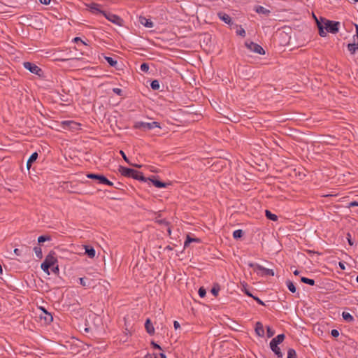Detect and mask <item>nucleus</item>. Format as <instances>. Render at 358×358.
Returning a JSON list of instances; mask_svg holds the SVG:
<instances>
[{"mask_svg": "<svg viewBox=\"0 0 358 358\" xmlns=\"http://www.w3.org/2000/svg\"><path fill=\"white\" fill-rule=\"evenodd\" d=\"M41 310H43V314L41 315V319H43L45 322L47 324H49L51 322H52L53 317L52 315L43 308H41Z\"/></svg>", "mask_w": 358, "mask_h": 358, "instance_id": "9b49d317", "label": "nucleus"}, {"mask_svg": "<svg viewBox=\"0 0 358 358\" xmlns=\"http://www.w3.org/2000/svg\"><path fill=\"white\" fill-rule=\"evenodd\" d=\"M149 181H151L152 183L157 188H165L168 186L169 184L167 183H165L164 182H162V181H159L158 180H156V179H152V178H150L148 179Z\"/></svg>", "mask_w": 358, "mask_h": 358, "instance_id": "2eb2a0df", "label": "nucleus"}, {"mask_svg": "<svg viewBox=\"0 0 358 358\" xmlns=\"http://www.w3.org/2000/svg\"><path fill=\"white\" fill-rule=\"evenodd\" d=\"M173 327L175 328V329H178L180 327V325L179 324V322L178 321H174L173 322Z\"/></svg>", "mask_w": 358, "mask_h": 358, "instance_id": "3c124183", "label": "nucleus"}, {"mask_svg": "<svg viewBox=\"0 0 358 358\" xmlns=\"http://www.w3.org/2000/svg\"><path fill=\"white\" fill-rule=\"evenodd\" d=\"M24 67L29 70L31 73H34L36 75H41V73L42 72V70L40 67H38L35 64H33L31 62H26L24 63Z\"/></svg>", "mask_w": 358, "mask_h": 358, "instance_id": "1a4fd4ad", "label": "nucleus"}, {"mask_svg": "<svg viewBox=\"0 0 358 358\" xmlns=\"http://www.w3.org/2000/svg\"><path fill=\"white\" fill-rule=\"evenodd\" d=\"M73 41H74L75 43H76L77 44H78L79 43H82V44H83V45H87V44L85 41H83L80 37H76V38H73Z\"/></svg>", "mask_w": 358, "mask_h": 358, "instance_id": "a19ab883", "label": "nucleus"}, {"mask_svg": "<svg viewBox=\"0 0 358 358\" xmlns=\"http://www.w3.org/2000/svg\"><path fill=\"white\" fill-rule=\"evenodd\" d=\"M91 10H92L93 13H101L103 14V10H100L99 8V4H96V3H93L92 6H91Z\"/></svg>", "mask_w": 358, "mask_h": 358, "instance_id": "c85d7f7f", "label": "nucleus"}, {"mask_svg": "<svg viewBox=\"0 0 358 358\" xmlns=\"http://www.w3.org/2000/svg\"><path fill=\"white\" fill-rule=\"evenodd\" d=\"M296 352L295 350L293 348H289L287 351V358H296Z\"/></svg>", "mask_w": 358, "mask_h": 358, "instance_id": "473e14b6", "label": "nucleus"}, {"mask_svg": "<svg viewBox=\"0 0 358 358\" xmlns=\"http://www.w3.org/2000/svg\"><path fill=\"white\" fill-rule=\"evenodd\" d=\"M319 34L322 37L327 36V31L331 34H336L339 31L340 22L331 21L325 18H321V22L316 19Z\"/></svg>", "mask_w": 358, "mask_h": 358, "instance_id": "f257e3e1", "label": "nucleus"}, {"mask_svg": "<svg viewBox=\"0 0 358 358\" xmlns=\"http://www.w3.org/2000/svg\"><path fill=\"white\" fill-rule=\"evenodd\" d=\"M103 15L105 16V17L107 20H108L111 22H113L115 24H118V25H120L121 24L122 19L117 15H115V14H113L110 13H106L105 11L103 12Z\"/></svg>", "mask_w": 358, "mask_h": 358, "instance_id": "9d476101", "label": "nucleus"}, {"mask_svg": "<svg viewBox=\"0 0 358 358\" xmlns=\"http://www.w3.org/2000/svg\"><path fill=\"white\" fill-rule=\"evenodd\" d=\"M218 16H219L220 20H222V21H224L227 24H229L231 23V17L229 15H227V14H226L224 13H218Z\"/></svg>", "mask_w": 358, "mask_h": 358, "instance_id": "6ab92c4d", "label": "nucleus"}, {"mask_svg": "<svg viewBox=\"0 0 358 358\" xmlns=\"http://www.w3.org/2000/svg\"><path fill=\"white\" fill-rule=\"evenodd\" d=\"M198 293L201 298H203L206 294V291L203 287H200L198 291Z\"/></svg>", "mask_w": 358, "mask_h": 358, "instance_id": "e433bc0d", "label": "nucleus"}, {"mask_svg": "<svg viewBox=\"0 0 358 358\" xmlns=\"http://www.w3.org/2000/svg\"><path fill=\"white\" fill-rule=\"evenodd\" d=\"M255 332L259 336H264V329L262 324L260 322H257L255 324Z\"/></svg>", "mask_w": 358, "mask_h": 358, "instance_id": "dca6fc26", "label": "nucleus"}, {"mask_svg": "<svg viewBox=\"0 0 358 358\" xmlns=\"http://www.w3.org/2000/svg\"><path fill=\"white\" fill-rule=\"evenodd\" d=\"M248 266L250 268H252L255 271H256L258 274H260L262 275H274V271L272 269L266 268L264 266H262L260 264L250 262L248 264Z\"/></svg>", "mask_w": 358, "mask_h": 358, "instance_id": "39448f33", "label": "nucleus"}, {"mask_svg": "<svg viewBox=\"0 0 358 358\" xmlns=\"http://www.w3.org/2000/svg\"><path fill=\"white\" fill-rule=\"evenodd\" d=\"M266 330L268 337H271L273 336L274 331L270 327H267Z\"/></svg>", "mask_w": 358, "mask_h": 358, "instance_id": "37998d69", "label": "nucleus"}, {"mask_svg": "<svg viewBox=\"0 0 358 358\" xmlns=\"http://www.w3.org/2000/svg\"><path fill=\"white\" fill-rule=\"evenodd\" d=\"M342 316L343 320L348 322H352L354 321L353 316L348 312H343Z\"/></svg>", "mask_w": 358, "mask_h": 358, "instance_id": "b1692460", "label": "nucleus"}, {"mask_svg": "<svg viewBox=\"0 0 358 358\" xmlns=\"http://www.w3.org/2000/svg\"><path fill=\"white\" fill-rule=\"evenodd\" d=\"M168 232L169 234H171V229L170 228H168Z\"/></svg>", "mask_w": 358, "mask_h": 358, "instance_id": "e2e57ef3", "label": "nucleus"}, {"mask_svg": "<svg viewBox=\"0 0 358 358\" xmlns=\"http://www.w3.org/2000/svg\"><path fill=\"white\" fill-rule=\"evenodd\" d=\"M331 335L333 337H338L339 336V331L337 329H332L331 331Z\"/></svg>", "mask_w": 358, "mask_h": 358, "instance_id": "a18cd8bd", "label": "nucleus"}, {"mask_svg": "<svg viewBox=\"0 0 358 358\" xmlns=\"http://www.w3.org/2000/svg\"><path fill=\"white\" fill-rule=\"evenodd\" d=\"M356 281H357V282L358 283V275H357V278H356Z\"/></svg>", "mask_w": 358, "mask_h": 358, "instance_id": "69168bd1", "label": "nucleus"}, {"mask_svg": "<svg viewBox=\"0 0 358 358\" xmlns=\"http://www.w3.org/2000/svg\"><path fill=\"white\" fill-rule=\"evenodd\" d=\"M129 165L132 166H135V167H141V165H138V164H132L130 162V164H129Z\"/></svg>", "mask_w": 358, "mask_h": 358, "instance_id": "bf43d9fd", "label": "nucleus"}, {"mask_svg": "<svg viewBox=\"0 0 358 358\" xmlns=\"http://www.w3.org/2000/svg\"><path fill=\"white\" fill-rule=\"evenodd\" d=\"M119 172L120 174L127 178H131L135 180L146 182L149 178H145L143 173L137 170L120 166Z\"/></svg>", "mask_w": 358, "mask_h": 358, "instance_id": "f03ea898", "label": "nucleus"}, {"mask_svg": "<svg viewBox=\"0 0 358 358\" xmlns=\"http://www.w3.org/2000/svg\"><path fill=\"white\" fill-rule=\"evenodd\" d=\"M55 255L56 254L55 252L50 251L41 265V269L48 275H50L49 268L57 263V259Z\"/></svg>", "mask_w": 358, "mask_h": 358, "instance_id": "7ed1b4c3", "label": "nucleus"}, {"mask_svg": "<svg viewBox=\"0 0 358 358\" xmlns=\"http://www.w3.org/2000/svg\"><path fill=\"white\" fill-rule=\"evenodd\" d=\"M51 236H41L38 238V242L39 243H43L47 241H50Z\"/></svg>", "mask_w": 358, "mask_h": 358, "instance_id": "72a5a7b5", "label": "nucleus"}, {"mask_svg": "<svg viewBox=\"0 0 358 358\" xmlns=\"http://www.w3.org/2000/svg\"><path fill=\"white\" fill-rule=\"evenodd\" d=\"M120 154L122 155V158L124 159V160L127 164H130V161L129 160V159L127 158V155H125V153L122 150L120 151Z\"/></svg>", "mask_w": 358, "mask_h": 358, "instance_id": "c03bdc74", "label": "nucleus"}, {"mask_svg": "<svg viewBox=\"0 0 358 358\" xmlns=\"http://www.w3.org/2000/svg\"><path fill=\"white\" fill-rule=\"evenodd\" d=\"M62 128L64 129H69L73 131L80 129L81 124L71 120H66L62 122Z\"/></svg>", "mask_w": 358, "mask_h": 358, "instance_id": "0eeeda50", "label": "nucleus"}, {"mask_svg": "<svg viewBox=\"0 0 358 358\" xmlns=\"http://www.w3.org/2000/svg\"><path fill=\"white\" fill-rule=\"evenodd\" d=\"M151 345L152 346L153 348L155 349H157V350H162V348L160 345H159L157 343H155L154 341H152L151 342Z\"/></svg>", "mask_w": 358, "mask_h": 358, "instance_id": "49530a36", "label": "nucleus"}, {"mask_svg": "<svg viewBox=\"0 0 358 358\" xmlns=\"http://www.w3.org/2000/svg\"><path fill=\"white\" fill-rule=\"evenodd\" d=\"M105 59L110 66H115L117 64V61L110 57H105Z\"/></svg>", "mask_w": 358, "mask_h": 358, "instance_id": "7c9ffc66", "label": "nucleus"}, {"mask_svg": "<svg viewBox=\"0 0 358 358\" xmlns=\"http://www.w3.org/2000/svg\"><path fill=\"white\" fill-rule=\"evenodd\" d=\"M252 298L260 305L264 306V303L257 296H252Z\"/></svg>", "mask_w": 358, "mask_h": 358, "instance_id": "de8ad7c7", "label": "nucleus"}, {"mask_svg": "<svg viewBox=\"0 0 358 358\" xmlns=\"http://www.w3.org/2000/svg\"><path fill=\"white\" fill-rule=\"evenodd\" d=\"M286 285H287L288 289L291 292H292V293L296 292V287H295V285H294V283L291 280H287L286 281Z\"/></svg>", "mask_w": 358, "mask_h": 358, "instance_id": "a878e982", "label": "nucleus"}, {"mask_svg": "<svg viewBox=\"0 0 358 358\" xmlns=\"http://www.w3.org/2000/svg\"><path fill=\"white\" fill-rule=\"evenodd\" d=\"M154 358H166V356L164 353H159V355L156 354Z\"/></svg>", "mask_w": 358, "mask_h": 358, "instance_id": "8fccbe9b", "label": "nucleus"}, {"mask_svg": "<svg viewBox=\"0 0 358 358\" xmlns=\"http://www.w3.org/2000/svg\"><path fill=\"white\" fill-rule=\"evenodd\" d=\"M348 50L350 52V54L354 55L356 51L358 50V44L357 43H349L348 45Z\"/></svg>", "mask_w": 358, "mask_h": 358, "instance_id": "5701e85b", "label": "nucleus"}, {"mask_svg": "<svg viewBox=\"0 0 358 358\" xmlns=\"http://www.w3.org/2000/svg\"><path fill=\"white\" fill-rule=\"evenodd\" d=\"M39 1L44 5H48L50 3V0H39Z\"/></svg>", "mask_w": 358, "mask_h": 358, "instance_id": "603ef678", "label": "nucleus"}, {"mask_svg": "<svg viewBox=\"0 0 358 358\" xmlns=\"http://www.w3.org/2000/svg\"><path fill=\"white\" fill-rule=\"evenodd\" d=\"M255 10L259 14H263L266 16L268 15L270 10L262 6H257L255 7Z\"/></svg>", "mask_w": 358, "mask_h": 358, "instance_id": "f3484780", "label": "nucleus"}, {"mask_svg": "<svg viewBox=\"0 0 358 358\" xmlns=\"http://www.w3.org/2000/svg\"><path fill=\"white\" fill-rule=\"evenodd\" d=\"M349 244L352 245V243H351V241L350 240H349Z\"/></svg>", "mask_w": 358, "mask_h": 358, "instance_id": "338daca9", "label": "nucleus"}, {"mask_svg": "<svg viewBox=\"0 0 358 358\" xmlns=\"http://www.w3.org/2000/svg\"><path fill=\"white\" fill-rule=\"evenodd\" d=\"M339 266L341 267V269L344 270L345 269V266H344V264L342 263V262H339Z\"/></svg>", "mask_w": 358, "mask_h": 358, "instance_id": "13d9d810", "label": "nucleus"}, {"mask_svg": "<svg viewBox=\"0 0 358 358\" xmlns=\"http://www.w3.org/2000/svg\"><path fill=\"white\" fill-rule=\"evenodd\" d=\"M14 253L17 255V256H20L21 255V250L18 248H15L14 250Z\"/></svg>", "mask_w": 358, "mask_h": 358, "instance_id": "5fc2aeb1", "label": "nucleus"}, {"mask_svg": "<svg viewBox=\"0 0 358 358\" xmlns=\"http://www.w3.org/2000/svg\"><path fill=\"white\" fill-rule=\"evenodd\" d=\"M139 22L145 27L152 28L154 27V23L150 19H147L145 17L141 16L139 17Z\"/></svg>", "mask_w": 358, "mask_h": 358, "instance_id": "f8f14e48", "label": "nucleus"}, {"mask_svg": "<svg viewBox=\"0 0 358 358\" xmlns=\"http://www.w3.org/2000/svg\"><path fill=\"white\" fill-rule=\"evenodd\" d=\"M245 293L248 296H250V297L254 296H253V295H252V294L249 291H248V290H245Z\"/></svg>", "mask_w": 358, "mask_h": 358, "instance_id": "4d7b16f0", "label": "nucleus"}, {"mask_svg": "<svg viewBox=\"0 0 358 358\" xmlns=\"http://www.w3.org/2000/svg\"><path fill=\"white\" fill-rule=\"evenodd\" d=\"M133 127L136 129H141L143 131L151 130L155 128H161L160 124L158 122H145L142 121L136 122Z\"/></svg>", "mask_w": 358, "mask_h": 358, "instance_id": "20e7f679", "label": "nucleus"}, {"mask_svg": "<svg viewBox=\"0 0 358 358\" xmlns=\"http://www.w3.org/2000/svg\"><path fill=\"white\" fill-rule=\"evenodd\" d=\"M79 280L80 285L83 287H88L90 285L89 283H87V279L85 278H80Z\"/></svg>", "mask_w": 358, "mask_h": 358, "instance_id": "4c0bfd02", "label": "nucleus"}, {"mask_svg": "<svg viewBox=\"0 0 358 358\" xmlns=\"http://www.w3.org/2000/svg\"><path fill=\"white\" fill-rule=\"evenodd\" d=\"M156 222L159 224H164L166 226L169 225V222L164 219H157L156 220Z\"/></svg>", "mask_w": 358, "mask_h": 358, "instance_id": "ea45409f", "label": "nucleus"}, {"mask_svg": "<svg viewBox=\"0 0 358 358\" xmlns=\"http://www.w3.org/2000/svg\"><path fill=\"white\" fill-rule=\"evenodd\" d=\"M113 92L118 96H122V90L120 88H113Z\"/></svg>", "mask_w": 358, "mask_h": 358, "instance_id": "79ce46f5", "label": "nucleus"}, {"mask_svg": "<svg viewBox=\"0 0 358 358\" xmlns=\"http://www.w3.org/2000/svg\"><path fill=\"white\" fill-rule=\"evenodd\" d=\"M140 69L144 73H147L149 71V65L147 63H143L141 64Z\"/></svg>", "mask_w": 358, "mask_h": 358, "instance_id": "c9c22d12", "label": "nucleus"}, {"mask_svg": "<svg viewBox=\"0 0 358 358\" xmlns=\"http://www.w3.org/2000/svg\"><path fill=\"white\" fill-rule=\"evenodd\" d=\"M236 34L242 37L245 36V31L242 27H240V29L236 31Z\"/></svg>", "mask_w": 358, "mask_h": 358, "instance_id": "58836bf2", "label": "nucleus"}, {"mask_svg": "<svg viewBox=\"0 0 358 358\" xmlns=\"http://www.w3.org/2000/svg\"><path fill=\"white\" fill-rule=\"evenodd\" d=\"M358 206V202L352 201L349 203V207Z\"/></svg>", "mask_w": 358, "mask_h": 358, "instance_id": "864d4df0", "label": "nucleus"}, {"mask_svg": "<svg viewBox=\"0 0 358 358\" xmlns=\"http://www.w3.org/2000/svg\"><path fill=\"white\" fill-rule=\"evenodd\" d=\"M245 45L250 50L255 53H257L262 55L265 54V51L263 49V48L257 43H255L254 42H250L249 43H246Z\"/></svg>", "mask_w": 358, "mask_h": 358, "instance_id": "6e6552de", "label": "nucleus"}, {"mask_svg": "<svg viewBox=\"0 0 358 358\" xmlns=\"http://www.w3.org/2000/svg\"><path fill=\"white\" fill-rule=\"evenodd\" d=\"M150 87L153 90H159L160 88L159 82L157 80H154L150 83Z\"/></svg>", "mask_w": 358, "mask_h": 358, "instance_id": "cd10ccee", "label": "nucleus"}, {"mask_svg": "<svg viewBox=\"0 0 358 358\" xmlns=\"http://www.w3.org/2000/svg\"><path fill=\"white\" fill-rule=\"evenodd\" d=\"M155 355H156V354H154V355L147 354V355L145 356V358H154V357H155Z\"/></svg>", "mask_w": 358, "mask_h": 358, "instance_id": "6e6d98bb", "label": "nucleus"}, {"mask_svg": "<svg viewBox=\"0 0 358 358\" xmlns=\"http://www.w3.org/2000/svg\"><path fill=\"white\" fill-rule=\"evenodd\" d=\"M145 328L148 334H149L150 335H153L155 334V328L153 327L152 323L151 322V320L149 318L147 319L145 321Z\"/></svg>", "mask_w": 358, "mask_h": 358, "instance_id": "ddd939ff", "label": "nucleus"}, {"mask_svg": "<svg viewBox=\"0 0 358 358\" xmlns=\"http://www.w3.org/2000/svg\"><path fill=\"white\" fill-rule=\"evenodd\" d=\"M38 153L36 152L31 154L29 157V159L27 162V167L29 169L31 166L32 163H34L38 158Z\"/></svg>", "mask_w": 358, "mask_h": 358, "instance_id": "a211bd4d", "label": "nucleus"}, {"mask_svg": "<svg viewBox=\"0 0 358 358\" xmlns=\"http://www.w3.org/2000/svg\"><path fill=\"white\" fill-rule=\"evenodd\" d=\"M354 3L358 2V0H352Z\"/></svg>", "mask_w": 358, "mask_h": 358, "instance_id": "0e129e2a", "label": "nucleus"}, {"mask_svg": "<svg viewBox=\"0 0 358 358\" xmlns=\"http://www.w3.org/2000/svg\"><path fill=\"white\" fill-rule=\"evenodd\" d=\"M293 273L295 275H298L299 274V271L298 270H295Z\"/></svg>", "mask_w": 358, "mask_h": 358, "instance_id": "052dcab7", "label": "nucleus"}, {"mask_svg": "<svg viewBox=\"0 0 358 358\" xmlns=\"http://www.w3.org/2000/svg\"><path fill=\"white\" fill-rule=\"evenodd\" d=\"M87 177L90 179L97 180L99 183L107 185L108 186H113V183L108 180L104 176L95 174V173H88Z\"/></svg>", "mask_w": 358, "mask_h": 358, "instance_id": "423d86ee", "label": "nucleus"}, {"mask_svg": "<svg viewBox=\"0 0 358 358\" xmlns=\"http://www.w3.org/2000/svg\"><path fill=\"white\" fill-rule=\"evenodd\" d=\"M220 288L218 285H214L213 288L211 289V293L215 296H217L218 295L219 291Z\"/></svg>", "mask_w": 358, "mask_h": 358, "instance_id": "f704fd0d", "label": "nucleus"}, {"mask_svg": "<svg viewBox=\"0 0 358 358\" xmlns=\"http://www.w3.org/2000/svg\"><path fill=\"white\" fill-rule=\"evenodd\" d=\"M301 281L303 283L310 285H315V280L313 279H310L306 277H301Z\"/></svg>", "mask_w": 358, "mask_h": 358, "instance_id": "c756f323", "label": "nucleus"}, {"mask_svg": "<svg viewBox=\"0 0 358 358\" xmlns=\"http://www.w3.org/2000/svg\"><path fill=\"white\" fill-rule=\"evenodd\" d=\"M278 345L270 342V348L271 350L278 356V358H282V353Z\"/></svg>", "mask_w": 358, "mask_h": 358, "instance_id": "4468645a", "label": "nucleus"}, {"mask_svg": "<svg viewBox=\"0 0 358 358\" xmlns=\"http://www.w3.org/2000/svg\"><path fill=\"white\" fill-rule=\"evenodd\" d=\"M266 217L272 221H277L278 220V216L273 213H272L270 210H266L265 211Z\"/></svg>", "mask_w": 358, "mask_h": 358, "instance_id": "393cba45", "label": "nucleus"}, {"mask_svg": "<svg viewBox=\"0 0 358 358\" xmlns=\"http://www.w3.org/2000/svg\"><path fill=\"white\" fill-rule=\"evenodd\" d=\"M34 251L36 254V257H38V259L43 258V252L41 247H34Z\"/></svg>", "mask_w": 358, "mask_h": 358, "instance_id": "bb28decb", "label": "nucleus"}, {"mask_svg": "<svg viewBox=\"0 0 358 358\" xmlns=\"http://www.w3.org/2000/svg\"><path fill=\"white\" fill-rule=\"evenodd\" d=\"M285 339V335L283 334H279L277 336H275V338H273L271 341V343H274V344H276V345H279L281 343H282V341H284Z\"/></svg>", "mask_w": 358, "mask_h": 358, "instance_id": "412c9836", "label": "nucleus"}, {"mask_svg": "<svg viewBox=\"0 0 358 358\" xmlns=\"http://www.w3.org/2000/svg\"><path fill=\"white\" fill-rule=\"evenodd\" d=\"M243 236V231L241 229L235 230L233 233V237L235 239L241 238Z\"/></svg>", "mask_w": 358, "mask_h": 358, "instance_id": "2f4dec72", "label": "nucleus"}, {"mask_svg": "<svg viewBox=\"0 0 358 358\" xmlns=\"http://www.w3.org/2000/svg\"><path fill=\"white\" fill-rule=\"evenodd\" d=\"M52 271L54 273H58L59 271L58 265H57L56 266H53Z\"/></svg>", "mask_w": 358, "mask_h": 358, "instance_id": "09e8293b", "label": "nucleus"}, {"mask_svg": "<svg viewBox=\"0 0 358 358\" xmlns=\"http://www.w3.org/2000/svg\"><path fill=\"white\" fill-rule=\"evenodd\" d=\"M200 239L197 238H191L189 235L187 236L186 240L184 243V247L187 248L191 243H200Z\"/></svg>", "mask_w": 358, "mask_h": 358, "instance_id": "aec40b11", "label": "nucleus"}, {"mask_svg": "<svg viewBox=\"0 0 358 358\" xmlns=\"http://www.w3.org/2000/svg\"><path fill=\"white\" fill-rule=\"evenodd\" d=\"M85 254L90 258H94L95 257V250L92 247L85 246Z\"/></svg>", "mask_w": 358, "mask_h": 358, "instance_id": "4be33fe9", "label": "nucleus"}, {"mask_svg": "<svg viewBox=\"0 0 358 358\" xmlns=\"http://www.w3.org/2000/svg\"><path fill=\"white\" fill-rule=\"evenodd\" d=\"M356 34H357V37L358 38V25H356Z\"/></svg>", "mask_w": 358, "mask_h": 358, "instance_id": "680f3d73", "label": "nucleus"}]
</instances>
